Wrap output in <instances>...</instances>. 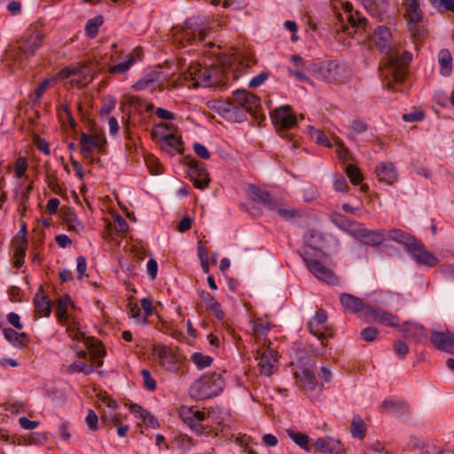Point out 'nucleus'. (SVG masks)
Instances as JSON below:
<instances>
[{
    "mask_svg": "<svg viewBox=\"0 0 454 454\" xmlns=\"http://www.w3.org/2000/svg\"><path fill=\"white\" fill-rule=\"evenodd\" d=\"M173 42L179 47L192 45L195 42L202 43L207 37L206 27L192 18L184 21L181 27L172 29Z\"/></svg>",
    "mask_w": 454,
    "mask_h": 454,
    "instance_id": "obj_1",
    "label": "nucleus"
},
{
    "mask_svg": "<svg viewBox=\"0 0 454 454\" xmlns=\"http://www.w3.org/2000/svg\"><path fill=\"white\" fill-rule=\"evenodd\" d=\"M218 69L203 67L200 63L192 62L184 73V79L192 82V87H211L219 82Z\"/></svg>",
    "mask_w": 454,
    "mask_h": 454,
    "instance_id": "obj_2",
    "label": "nucleus"
},
{
    "mask_svg": "<svg viewBox=\"0 0 454 454\" xmlns=\"http://www.w3.org/2000/svg\"><path fill=\"white\" fill-rule=\"evenodd\" d=\"M296 383L304 389L313 390L317 386V378L313 372L314 363L308 356L300 357L290 363Z\"/></svg>",
    "mask_w": 454,
    "mask_h": 454,
    "instance_id": "obj_3",
    "label": "nucleus"
},
{
    "mask_svg": "<svg viewBox=\"0 0 454 454\" xmlns=\"http://www.w3.org/2000/svg\"><path fill=\"white\" fill-rule=\"evenodd\" d=\"M270 118L279 136L291 140L292 134L289 132V129L294 128L297 122L292 107L286 105L275 108L270 112Z\"/></svg>",
    "mask_w": 454,
    "mask_h": 454,
    "instance_id": "obj_4",
    "label": "nucleus"
},
{
    "mask_svg": "<svg viewBox=\"0 0 454 454\" xmlns=\"http://www.w3.org/2000/svg\"><path fill=\"white\" fill-rule=\"evenodd\" d=\"M300 254L305 262L308 270L317 278L329 285L334 286L338 284V278L333 270L324 266L318 260L309 258V253L306 250H301Z\"/></svg>",
    "mask_w": 454,
    "mask_h": 454,
    "instance_id": "obj_5",
    "label": "nucleus"
},
{
    "mask_svg": "<svg viewBox=\"0 0 454 454\" xmlns=\"http://www.w3.org/2000/svg\"><path fill=\"white\" fill-rule=\"evenodd\" d=\"M364 317L367 323H376L389 327L400 326L396 316L378 306L368 305Z\"/></svg>",
    "mask_w": 454,
    "mask_h": 454,
    "instance_id": "obj_6",
    "label": "nucleus"
},
{
    "mask_svg": "<svg viewBox=\"0 0 454 454\" xmlns=\"http://www.w3.org/2000/svg\"><path fill=\"white\" fill-rule=\"evenodd\" d=\"M406 252L418 264L434 267L438 263L436 256L428 252L425 248L424 245L416 239L408 247Z\"/></svg>",
    "mask_w": 454,
    "mask_h": 454,
    "instance_id": "obj_7",
    "label": "nucleus"
},
{
    "mask_svg": "<svg viewBox=\"0 0 454 454\" xmlns=\"http://www.w3.org/2000/svg\"><path fill=\"white\" fill-rule=\"evenodd\" d=\"M218 114L228 121L241 122L246 120L247 113L245 108L237 105L231 98L221 102L217 106Z\"/></svg>",
    "mask_w": 454,
    "mask_h": 454,
    "instance_id": "obj_8",
    "label": "nucleus"
},
{
    "mask_svg": "<svg viewBox=\"0 0 454 454\" xmlns=\"http://www.w3.org/2000/svg\"><path fill=\"white\" fill-rule=\"evenodd\" d=\"M389 55L394 82L395 83H402L406 78L405 67L411 61L412 54L404 51L399 57H394L391 53Z\"/></svg>",
    "mask_w": 454,
    "mask_h": 454,
    "instance_id": "obj_9",
    "label": "nucleus"
},
{
    "mask_svg": "<svg viewBox=\"0 0 454 454\" xmlns=\"http://www.w3.org/2000/svg\"><path fill=\"white\" fill-rule=\"evenodd\" d=\"M43 35L36 29H28L26 35L19 41L18 48L27 56H33L35 51L41 47Z\"/></svg>",
    "mask_w": 454,
    "mask_h": 454,
    "instance_id": "obj_10",
    "label": "nucleus"
},
{
    "mask_svg": "<svg viewBox=\"0 0 454 454\" xmlns=\"http://www.w3.org/2000/svg\"><path fill=\"white\" fill-rule=\"evenodd\" d=\"M231 99L237 105L245 108L248 113L254 115L257 114V110L261 106V98L247 90H235L232 93Z\"/></svg>",
    "mask_w": 454,
    "mask_h": 454,
    "instance_id": "obj_11",
    "label": "nucleus"
},
{
    "mask_svg": "<svg viewBox=\"0 0 454 454\" xmlns=\"http://www.w3.org/2000/svg\"><path fill=\"white\" fill-rule=\"evenodd\" d=\"M187 174L196 188L204 190L209 185L210 177L204 164L192 160L189 165Z\"/></svg>",
    "mask_w": 454,
    "mask_h": 454,
    "instance_id": "obj_12",
    "label": "nucleus"
},
{
    "mask_svg": "<svg viewBox=\"0 0 454 454\" xmlns=\"http://www.w3.org/2000/svg\"><path fill=\"white\" fill-rule=\"evenodd\" d=\"M327 320V314L325 310L319 309L316 312L315 316L308 322V329L311 334L316 336L321 340L322 348L325 347V340H326L325 330L326 329L325 324Z\"/></svg>",
    "mask_w": 454,
    "mask_h": 454,
    "instance_id": "obj_13",
    "label": "nucleus"
},
{
    "mask_svg": "<svg viewBox=\"0 0 454 454\" xmlns=\"http://www.w3.org/2000/svg\"><path fill=\"white\" fill-rule=\"evenodd\" d=\"M372 40L381 53L389 55L392 51V33L386 26H378L372 35Z\"/></svg>",
    "mask_w": 454,
    "mask_h": 454,
    "instance_id": "obj_14",
    "label": "nucleus"
},
{
    "mask_svg": "<svg viewBox=\"0 0 454 454\" xmlns=\"http://www.w3.org/2000/svg\"><path fill=\"white\" fill-rule=\"evenodd\" d=\"M339 65L333 60L324 61L316 65L314 74L317 79L326 82H335L338 78Z\"/></svg>",
    "mask_w": 454,
    "mask_h": 454,
    "instance_id": "obj_15",
    "label": "nucleus"
},
{
    "mask_svg": "<svg viewBox=\"0 0 454 454\" xmlns=\"http://www.w3.org/2000/svg\"><path fill=\"white\" fill-rule=\"evenodd\" d=\"M62 78H70L71 82L77 83L78 86L83 87L93 80V75L87 67L80 68H65L60 72Z\"/></svg>",
    "mask_w": 454,
    "mask_h": 454,
    "instance_id": "obj_16",
    "label": "nucleus"
},
{
    "mask_svg": "<svg viewBox=\"0 0 454 454\" xmlns=\"http://www.w3.org/2000/svg\"><path fill=\"white\" fill-rule=\"evenodd\" d=\"M313 447L320 453L344 454V446L342 442L331 436L317 438L313 443Z\"/></svg>",
    "mask_w": 454,
    "mask_h": 454,
    "instance_id": "obj_17",
    "label": "nucleus"
},
{
    "mask_svg": "<svg viewBox=\"0 0 454 454\" xmlns=\"http://www.w3.org/2000/svg\"><path fill=\"white\" fill-rule=\"evenodd\" d=\"M258 358L261 373L265 376L272 375L278 363V352L268 348L262 352Z\"/></svg>",
    "mask_w": 454,
    "mask_h": 454,
    "instance_id": "obj_18",
    "label": "nucleus"
},
{
    "mask_svg": "<svg viewBox=\"0 0 454 454\" xmlns=\"http://www.w3.org/2000/svg\"><path fill=\"white\" fill-rule=\"evenodd\" d=\"M249 192L253 195V201L262 203L268 210L277 208L278 200L271 194L254 184L249 185Z\"/></svg>",
    "mask_w": 454,
    "mask_h": 454,
    "instance_id": "obj_19",
    "label": "nucleus"
},
{
    "mask_svg": "<svg viewBox=\"0 0 454 454\" xmlns=\"http://www.w3.org/2000/svg\"><path fill=\"white\" fill-rule=\"evenodd\" d=\"M340 302L344 310L350 314H357L363 311L364 315L365 309L368 306L359 297L345 293L340 295Z\"/></svg>",
    "mask_w": 454,
    "mask_h": 454,
    "instance_id": "obj_20",
    "label": "nucleus"
},
{
    "mask_svg": "<svg viewBox=\"0 0 454 454\" xmlns=\"http://www.w3.org/2000/svg\"><path fill=\"white\" fill-rule=\"evenodd\" d=\"M303 241L307 247L314 251H323L326 247V237L322 232L310 229L303 235Z\"/></svg>",
    "mask_w": 454,
    "mask_h": 454,
    "instance_id": "obj_21",
    "label": "nucleus"
},
{
    "mask_svg": "<svg viewBox=\"0 0 454 454\" xmlns=\"http://www.w3.org/2000/svg\"><path fill=\"white\" fill-rule=\"evenodd\" d=\"M356 234L360 241L371 247H378L386 239V231L383 229L371 231L364 228Z\"/></svg>",
    "mask_w": 454,
    "mask_h": 454,
    "instance_id": "obj_22",
    "label": "nucleus"
},
{
    "mask_svg": "<svg viewBox=\"0 0 454 454\" xmlns=\"http://www.w3.org/2000/svg\"><path fill=\"white\" fill-rule=\"evenodd\" d=\"M430 340L435 348L450 354L454 353V337L442 332H433Z\"/></svg>",
    "mask_w": 454,
    "mask_h": 454,
    "instance_id": "obj_23",
    "label": "nucleus"
},
{
    "mask_svg": "<svg viewBox=\"0 0 454 454\" xmlns=\"http://www.w3.org/2000/svg\"><path fill=\"white\" fill-rule=\"evenodd\" d=\"M406 4V17L408 20L409 30L413 34L417 31L418 23L422 18V12L416 0H404Z\"/></svg>",
    "mask_w": 454,
    "mask_h": 454,
    "instance_id": "obj_24",
    "label": "nucleus"
},
{
    "mask_svg": "<svg viewBox=\"0 0 454 454\" xmlns=\"http://www.w3.org/2000/svg\"><path fill=\"white\" fill-rule=\"evenodd\" d=\"M160 149L170 155L183 153L182 141L173 132L162 137L160 140Z\"/></svg>",
    "mask_w": 454,
    "mask_h": 454,
    "instance_id": "obj_25",
    "label": "nucleus"
},
{
    "mask_svg": "<svg viewBox=\"0 0 454 454\" xmlns=\"http://www.w3.org/2000/svg\"><path fill=\"white\" fill-rule=\"evenodd\" d=\"M381 409L395 417H401L409 412V406L403 399H385Z\"/></svg>",
    "mask_w": 454,
    "mask_h": 454,
    "instance_id": "obj_26",
    "label": "nucleus"
},
{
    "mask_svg": "<svg viewBox=\"0 0 454 454\" xmlns=\"http://www.w3.org/2000/svg\"><path fill=\"white\" fill-rule=\"evenodd\" d=\"M376 175L380 182L393 184L397 180V171L393 163H380L376 168Z\"/></svg>",
    "mask_w": 454,
    "mask_h": 454,
    "instance_id": "obj_27",
    "label": "nucleus"
},
{
    "mask_svg": "<svg viewBox=\"0 0 454 454\" xmlns=\"http://www.w3.org/2000/svg\"><path fill=\"white\" fill-rule=\"evenodd\" d=\"M3 334L7 341L17 348H23L29 343V336L26 333H19L12 328H3Z\"/></svg>",
    "mask_w": 454,
    "mask_h": 454,
    "instance_id": "obj_28",
    "label": "nucleus"
},
{
    "mask_svg": "<svg viewBox=\"0 0 454 454\" xmlns=\"http://www.w3.org/2000/svg\"><path fill=\"white\" fill-rule=\"evenodd\" d=\"M400 331L403 333L404 338L416 341H419L425 336L424 327L415 323H403Z\"/></svg>",
    "mask_w": 454,
    "mask_h": 454,
    "instance_id": "obj_29",
    "label": "nucleus"
},
{
    "mask_svg": "<svg viewBox=\"0 0 454 454\" xmlns=\"http://www.w3.org/2000/svg\"><path fill=\"white\" fill-rule=\"evenodd\" d=\"M35 311L39 317H49L51 312V301L43 292L34 298Z\"/></svg>",
    "mask_w": 454,
    "mask_h": 454,
    "instance_id": "obj_30",
    "label": "nucleus"
},
{
    "mask_svg": "<svg viewBox=\"0 0 454 454\" xmlns=\"http://www.w3.org/2000/svg\"><path fill=\"white\" fill-rule=\"evenodd\" d=\"M294 67L287 69L290 76L295 77L299 81H309V78L305 73L304 60L301 57L294 55L290 59Z\"/></svg>",
    "mask_w": 454,
    "mask_h": 454,
    "instance_id": "obj_31",
    "label": "nucleus"
},
{
    "mask_svg": "<svg viewBox=\"0 0 454 454\" xmlns=\"http://www.w3.org/2000/svg\"><path fill=\"white\" fill-rule=\"evenodd\" d=\"M386 238L403 245L405 247V250H407L411 243L415 240V238L412 235L396 228L391 229L386 232Z\"/></svg>",
    "mask_w": 454,
    "mask_h": 454,
    "instance_id": "obj_32",
    "label": "nucleus"
},
{
    "mask_svg": "<svg viewBox=\"0 0 454 454\" xmlns=\"http://www.w3.org/2000/svg\"><path fill=\"white\" fill-rule=\"evenodd\" d=\"M211 384L212 379L208 377H202L194 383L192 387L196 388L199 391V394L203 397H215L219 395V392L216 388L211 389Z\"/></svg>",
    "mask_w": 454,
    "mask_h": 454,
    "instance_id": "obj_33",
    "label": "nucleus"
},
{
    "mask_svg": "<svg viewBox=\"0 0 454 454\" xmlns=\"http://www.w3.org/2000/svg\"><path fill=\"white\" fill-rule=\"evenodd\" d=\"M348 21L356 34H369L368 20L359 12L348 13Z\"/></svg>",
    "mask_w": 454,
    "mask_h": 454,
    "instance_id": "obj_34",
    "label": "nucleus"
},
{
    "mask_svg": "<svg viewBox=\"0 0 454 454\" xmlns=\"http://www.w3.org/2000/svg\"><path fill=\"white\" fill-rule=\"evenodd\" d=\"M440 73L443 76H449L452 71V57L449 50L442 49L438 55Z\"/></svg>",
    "mask_w": 454,
    "mask_h": 454,
    "instance_id": "obj_35",
    "label": "nucleus"
},
{
    "mask_svg": "<svg viewBox=\"0 0 454 454\" xmlns=\"http://www.w3.org/2000/svg\"><path fill=\"white\" fill-rule=\"evenodd\" d=\"M364 7L373 17L380 16L387 9L386 0H361Z\"/></svg>",
    "mask_w": 454,
    "mask_h": 454,
    "instance_id": "obj_36",
    "label": "nucleus"
},
{
    "mask_svg": "<svg viewBox=\"0 0 454 454\" xmlns=\"http://www.w3.org/2000/svg\"><path fill=\"white\" fill-rule=\"evenodd\" d=\"M14 266L16 268H20L24 263V259L26 256V250L27 247V239H16L14 241Z\"/></svg>",
    "mask_w": 454,
    "mask_h": 454,
    "instance_id": "obj_37",
    "label": "nucleus"
},
{
    "mask_svg": "<svg viewBox=\"0 0 454 454\" xmlns=\"http://www.w3.org/2000/svg\"><path fill=\"white\" fill-rule=\"evenodd\" d=\"M101 420L103 423L107 424L108 420H111L112 424L117 427V434L119 436L123 437L127 434L129 427L128 425H122L121 419L117 414H109V417L106 412L101 414Z\"/></svg>",
    "mask_w": 454,
    "mask_h": 454,
    "instance_id": "obj_38",
    "label": "nucleus"
},
{
    "mask_svg": "<svg viewBox=\"0 0 454 454\" xmlns=\"http://www.w3.org/2000/svg\"><path fill=\"white\" fill-rule=\"evenodd\" d=\"M366 427L364 420L359 415L354 416L351 425L350 433L353 437L363 440L365 437Z\"/></svg>",
    "mask_w": 454,
    "mask_h": 454,
    "instance_id": "obj_39",
    "label": "nucleus"
},
{
    "mask_svg": "<svg viewBox=\"0 0 454 454\" xmlns=\"http://www.w3.org/2000/svg\"><path fill=\"white\" fill-rule=\"evenodd\" d=\"M90 353L91 359L96 363L97 365L101 366L103 364L102 358L106 356V350L100 342H95L94 340L90 341Z\"/></svg>",
    "mask_w": 454,
    "mask_h": 454,
    "instance_id": "obj_40",
    "label": "nucleus"
},
{
    "mask_svg": "<svg viewBox=\"0 0 454 454\" xmlns=\"http://www.w3.org/2000/svg\"><path fill=\"white\" fill-rule=\"evenodd\" d=\"M157 79L158 74L156 73H151L138 80L134 87L137 90H143L149 88L154 89Z\"/></svg>",
    "mask_w": 454,
    "mask_h": 454,
    "instance_id": "obj_41",
    "label": "nucleus"
},
{
    "mask_svg": "<svg viewBox=\"0 0 454 454\" xmlns=\"http://www.w3.org/2000/svg\"><path fill=\"white\" fill-rule=\"evenodd\" d=\"M68 306H74V302L69 295H64L59 298L57 306V317L59 320H65L67 318Z\"/></svg>",
    "mask_w": 454,
    "mask_h": 454,
    "instance_id": "obj_42",
    "label": "nucleus"
},
{
    "mask_svg": "<svg viewBox=\"0 0 454 454\" xmlns=\"http://www.w3.org/2000/svg\"><path fill=\"white\" fill-rule=\"evenodd\" d=\"M271 327L272 325L270 322L263 321L262 319H256L253 325V332L257 338H265L270 331Z\"/></svg>",
    "mask_w": 454,
    "mask_h": 454,
    "instance_id": "obj_43",
    "label": "nucleus"
},
{
    "mask_svg": "<svg viewBox=\"0 0 454 454\" xmlns=\"http://www.w3.org/2000/svg\"><path fill=\"white\" fill-rule=\"evenodd\" d=\"M103 24L102 16H97L89 20L85 25V33L90 38H95L98 34V28Z\"/></svg>",
    "mask_w": 454,
    "mask_h": 454,
    "instance_id": "obj_44",
    "label": "nucleus"
},
{
    "mask_svg": "<svg viewBox=\"0 0 454 454\" xmlns=\"http://www.w3.org/2000/svg\"><path fill=\"white\" fill-rule=\"evenodd\" d=\"M288 435L301 449L306 451H310L311 446L309 445V438L307 434L299 432L288 431Z\"/></svg>",
    "mask_w": 454,
    "mask_h": 454,
    "instance_id": "obj_45",
    "label": "nucleus"
},
{
    "mask_svg": "<svg viewBox=\"0 0 454 454\" xmlns=\"http://www.w3.org/2000/svg\"><path fill=\"white\" fill-rule=\"evenodd\" d=\"M191 361L200 370L205 369L211 365L213 358L210 356L204 355L200 352H195L191 356Z\"/></svg>",
    "mask_w": 454,
    "mask_h": 454,
    "instance_id": "obj_46",
    "label": "nucleus"
},
{
    "mask_svg": "<svg viewBox=\"0 0 454 454\" xmlns=\"http://www.w3.org/2000/svg\"><path fill=\"white\" fill-rule=\"evenodd\" d=\"M135 62V58L132 55H129L124 62H121L115 65L111 66L108 68V72L112 74H124L126 73L130 67Z\"/></svg>",
    "mask_w": 454,
    "mask_h": 454,
    "instance_id": "obj_47",
    "label": "nucleus"
},
{
    "mask_svg": "<svg viewBox=\"0 0 454 454\" xmlns=\"http://www.w3.org/2000/svg\"><path fill=\"white\" fill-rule=\"evenodd\" d=\"M309 134L311 139L315 140L317 144L331 147L332 144L330 143L326 135L320 129H315L313 127H309Z\"/></svg>",
    "mask_w": 454,
    "mask_h": 454,
    "instance_id": "obj_48",
    "label": "nucleus"
},
{
    "mask_svg": "<svg viewBox=\"0 0 454 454\" xmlns=\"http://www.w3.org/2000/svg\"><path fill=\"white\" fill-rule=\"evenodd\" d=\"M346 174L354 185L359 184L363 180V175L359 168L352 164L346 167Z\"/></svg>",
    "mask_w": 454,
    "mask_h": 454,
    "instance_id": "obj_49",
    "label": "nucleus"
},
{
    "mask_svg": "<svg viewBox=\"0 0 454 454\" xmlns=\"http://www.w3.org/2000/svg\"><path fill=\"white\" fill-rule=\"evenodd\" d=\"M50 80L44 79L35 89L33 94L30 95V100L32 101L33 105L39 103L43 93L46 91L50 85Z\"/></svg>",
    "mask_w": 454,
    "mask_h": 454,
    "instance_id": "obj_50",
    "label": "nucleus"
},
{
    "mask_svg": "<svg viewBox=\"0 0 454 454\" xmlns=\"http://www.w3.org/2000/svg\"><path fill=\"white\" fill-rule=\"evenodd\" d=\"M145 164L152 175H160L163 171V168L159 160L154 156H148L145 158Z\"/></svg>",
    "mask_w": 454,
    "mask_h": 454,
    "instance_id": "obj_51",
    "label": "nucleus"
},
{
    "mask_svg": "<svg viewBox=\"0 0 454 454\" xmlns=\"http://www.w3.org/2000/svg\"><path fill=\"white\" fill-rule=\"evenodd\" d=\"M334 144L337 145L336 153L339 159L343 162H347L350 158L348 148L339 137H334Z\"/></svg>",
    "mask_w": 454,
    "mask_h": 454,
    "instance_id": "obj_52",
    "label": "nucleus"
},
{
    "mask_svg": "<svg viewBox=\"0 0 454 454\" xmlns=\"http://www.w3.org/2000/svg\"><path fill=\"white\" fill-rule=\"evenodd\" d=\"M379 333V330L376 327L368 326L361 331V338L367 342H372L377 339Z\"/></svg>",
    "mask_w": 454,
    "mask_h": 454,
    "instance_id": "obj_53",
    "label": "nucleus"
},
{
    "mask_svg": "<svg viewBox=\"0 0 454 454\" xmlns=\"http://www.w3.org/2000/svg\"><path fill=\"white\" fill-rule=\"evenodd\" d=\"M27 168L28 164L27 160L24 157H19L14 164V172L16 176L18 178L22 177L26 173Z\"/></svg>",
    "mask_w": 454,
    "mask_h": 454,
    "instance_id": "obj_54",
    "label": "nucleus"
},
{
    "mask_svg": "<svg viewBox=\"0 0 454 454\" xmlns=\"http://www.w3.org/2000/svg\"><path fill=\"white\" fill-rule=\"evenodd\" d=\"M58 113L60 118H66L67 120L71 127L74 128L76 126V122L72 115V113L67 105H61L58 108Z\"/></svg>",
    "mask_w": 454,
    "mask_h": 454,
    "instance_id": "obj_55",
    "label": "nucleus"
},
{
    "mask_svg": "<svg viewBox=\"0 0 454 454\" xmlns=\"http://www.w3.org/2000/svg\"><path fill=\"white\" fill-rule=\"evenodd\" d=\"M333 186H334V189L336 192H344V193L348 192V185L347 180L341 175H338L335 176L334 181H333Z\"/></svg>",
    "mask_w": 454,
    "mask_h": 454,
    "instance_id": "obj_56",
    "label": "nucleus"
},
{
    "mask_svg": "<svg viewBox=\"0 0 454 454\" xmlns=\"http://www.w3.org/2000/svg\"><path fill=\"white\" fill-rule=\"evenodd\" d=\"M141 374L143 377V382L145 387H146L149 390H154L156 388V381L152 377L150 372L148 370H142Z\"/></svg>",
    "mask_w": 454,
    "mask_h": 454,
    "instance_id": "obj_57",
    "label": "nucleus"
},
{
    "mask_svg": "<svg viewBox=\"0 0 454 454\" xmlns=\"http://www.w3.org/2000/svg\"><path fill=\"white\" fill-rule=\"evenodd\" d=\"M437 11L444 12L447 11L454 12V1L453 0H439L434 6Z\"/></svg>",
    "mask_w": 454,
    "mask_h": 454,
    "instance_id": "obj_58",
    "label": "nucleus"
},
{
    "mask_svg": "<svg viewBox=\"0 0 454 454\" xmlns=\"http://www.w3.org/2000/svg\"><path fill=\"white\" fill-rule=\"evenodd\" d=\"M425 114L422 111H414L411 113H406L403 114V120L406 122H413L422 121Z\"/></svg>",
    "mask_w": 454,
    "mask_h": 454,
    "instance_id": "obj_59",
    "label": "nucleus"
},
{
    "mask_svg": "<svg viewBox=\"0 0 454 454\" xmlns=\"http://www.w3.org/2000/svg\"><path fill=\"white\" fill-rule=\"evenodd\" d=\"M194 153L203 160H208L210 158V153L205 145L199 142L193 144Z\"/></svg>",
    "mask_w": 454,
    "mask_h": 454,
    "instance_id": "obj_60",
    "label": "nucleus"
},
{
    "mask_svg": "<svg viewBox=\"0 0 454 454\" xmlns=\"http://www.w3.org/2000/svg\"><path fill=\"white\" fill-rule=\"evenodd\" d=\"M268 77L269 74L266 72H262L249 81L248 86L250 88L259 87L268 79Z\"/></svg>",
    "mask_w": 454,
    "mask_h": 454,
    "instance_id": "obj_61",
    "label": "nucleus"
},
{
    "mask_svg": "<svg viewBox=\"0 0 454 454\" xmlns=\"http://www.w3.org/2000/svg\"><path fill=\"white\" fill-rule=\"evenodd\" d=\"M81 146H98V139L97 137L88 135L86 133H82L80 139Z\"/></svg>",
    "mask_w": 454,
    "mask_h": 454,
    "instance_id": "obj_62",
    "label": "nucleus"
},
{
    "mask_svg": "<svg viewBox=\"0 0 454 454\" xmlns=\"http://www.w3.org/2000/svg\"><path fill=\"white\" fill-rule=\"evenodd\" d=\"M395 351L397 356L401 358H404V356L409 352V348L407 344L402 340H397L394 343Z\"/></svg>",
    "mask_w": 454,
    "mask_h": 454,
    "instance_id": "obj_63",
    "label": "nucleus"
},
{
    "mask_svg": "<svg viewBox=\"0 0 454 454\" xmlns=\"http://www.w3.org/2000/svg\"><path fill=\"white\" fill-rule=\"evenodd\" d=\"M114 229L116 230V231L118 232H121V233H124L128 231L129 229V225H128V223L127 221L121 215H117L115 218H114Z\"/></svg>",
    "mask_w": 454,
    "mask_h": 454,
    "instance_id": "obj_64",
    "label": "nucleus"
}]
</instances>
